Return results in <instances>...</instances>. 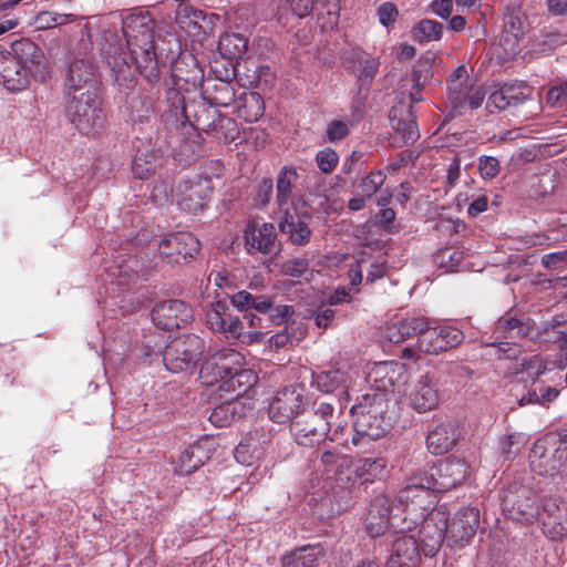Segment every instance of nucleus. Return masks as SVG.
Returning <instances> with one entry per match:
<instances>
[{
	"mask_svg": "<svg viewBox=\"0 0 567 567\" xmlns=\"http://www.w3.org/2000/svg\"><path fill=\"white\" fill-rule=\"evenodd\" d=\"M111 40L114 43H110L107 48H104L103 54L111 68L114 82L118 87L132 89L136 72L144 76L150 84H155L159 81L158 61L163 49L158 48L145 53L130 54V52H126L123 43H117L115 34H110V38L106 39V41Z\"/></svg>",
	"mask_w": 567,
	"mask_h": 567,
	"instance_id": "1",
	"label": "nucleus"
},
{
	"mask_svg": "<svg viewBox=\"0 0 567 567\" xmlns=\"http://www.w3.org/2000/svg\"><path fill=\"white\" fill-rule=\"evenodd\" d=\"M467 474L465 461L456 457H447L433 464L425 471L414 473L409 483L414 493L419 492H445L462 484Z\"/></svg>",
	"mask_w": 567,
	"mask_h": 567,
	"instance_id": "2",
	"label": "nucleus"
},
{
	"mask_svg": "<svg viewBox=\"0 0 567 567\" xmlns=\"http://www.w3.org/2000/svg\"><path fill=\"white\" fill-rule=\"evenodd\" d=\"M64 112L71 124L82 134H97L105 123L101 92L64 96Z\"/></svg>",
	"mask_w": 567,
	"mask_h": 567,
	"instance_id": "3",
	"label": "nucleus"
},
{
	"mask_svg": "<svg viewBox=\"0 0 567 567\" xmlns=\"http://www.w3.org/2000/svg\"><path fill=\"white\" fill-rule=\"evenodd\" d=\"M422 332H417L416 342L402 349L401 358L419 360L421 354H437L457 347L464 340L462 331L450 326H432L424 317Z\"/></svg>",
	"mask_w": 567,
	"mask_h": 567,
	"instance_id": "4",
	"label": "nucleus"
},
{
	"mask_svg": "<svg viewBox=\"0 0 567 567\" xmlns=\"http://www.w3.org/2000/svg\"><path fill=\"white\" fill-rule=\"evenodd\" d=\"M239 353L227 350L217 353L203 363L204 373L217 368L218 371L216 374L226 378V380L220 383L219 390L228 393L231 400L244 395L258 381V377L252 370L229 367L228 361L239 363Z\"/></svg>",
	"mask_w": 567,
	"mask_h": 567,
	"instance_id": "5",
	"label": "nucleus"
},
{
	"mask_svg": "<svg viewBox=\"0 0 567 567\" xmlns=\"http://www.w3.org/2000/svg\"><path fill=\"white\" fill-rule=\"evenodd\" d=\"M532 470L540 475H555L567 465V434L548 433L534 443L529 453Z\"/></svg>",
	"mask_w": 567,
	"mask_h": 567,
	"instance_id": "6",
	"label": "nucleus"
},
{
	"mask_svg": "<svg viewBox=\"0 0 567 567\" xmlns=\"http://www.w3.org/2000/svg\"><path fill=\"white\" fill-rule=\"evenodd\" d=\"M204 348V341L196 334L178 337L163 350V362L174 373L190 370L202 358Z\"/></svg>",
	"mask_w": 567,
	"mask_h": 567,
	"instance_id": "7",
	"label": "nucleus"
},
{
	"mask_svg": "<svg viewBox=\"0 0 567 567\" xmlns=\"http://www.w3.org/2000/svg\"><path fill=\"white\" fill-rule=\"evenodd\" d=\"M155 22L146 11L133 12L123 19L122 30L126 39L125 48L130 54L145 53L159 45L154 39Z\"/></svg>",
	"mask_w": 567,
	"mask_h": 567,
	"instance_id": "8",
	"label": "nucleus"
},
{
	"mask_svg": "<svg viewBox=\"0 0 567 567\" xmlns=\"http://www.w3.org/2000/svg\"><path fill=\"white\" fill-rule=\"evenodd\" d=\"M534 326L535 323L529 318L519 319L506 313L495 322V340L488 342L487 346L497 347L499 359L516 358L519 350L513 348L507 340L515 343L516 340L528 338L534 330Z\"/></svg>",
	"mask_w": 567,
	"mask_h": 567,
	"instance_id": "9",
	"label": "nucleus"
},
{
	"mask_svg": "<svg viewBox=\"0 0 567 567\" xmlns=\"http://www.w3.org/2000/svg\"><path fill=\"white\" fill-rule=\"evenodd\" d=\"M504 513L515 520H530L537 515L536 494L532 487L514 480L502 491Z\"/></svg>",
	"mask_w": 567,
	"mask_h": 567,
	"instance_id": "10",
	"label": "nucleus"
},
{
	"mask_svg": "<svg viewBox=\"0 0 567 567\" xmlns=\"http://www.w3.org/2000/svg\"><path fill=\"white\" fill-rule=\"evenodd\" d=\"M101 80L94 62L90 58L70 62L63 81V97L100 92Z\"/></svg>",
	"mask_w": 567,
	"mask_h": 567,
	"instance_id": "11",
	"label": "nucleus"
},
{
	"mask_svg": "<svg viewBox=\"0 0 567 567\" xmlns=\"http://www.w3.org/2000/svg\"><path fill=\"white\" fill-rule=\"evenodd\" d=\"M230 302L239 311L256 310L262 315L269 313L268 320L275 324L287 323L295 313L292 306L279 305L275 307L274 298L265 295H252L246 290L234 293L230 297Z\"/></svg>",
	"mask_w": 567,
	"mask_h": 567,
	"instance_id": "12",
	"label": "nucleus"
},
{
	"mask_svg": "<svg viewBox=\"0 0 567 567\" xmlns=\"http://www.w3.org/2000/svg\"><path fill=\"white\" fill-rule=\"evenodd\" d=\"M9 52L34 80L44 82L49 78L50 62L43 50L32 40L22 38L13 41Z\"/></svg>",
	"mask_w": 567,
	"mask_h": 567,
	"instance_id": "13",
	"label": "nucleus"
},
{
	"mask_svg": "<svg viewBox=\"0 0 567 567\" xmlns=\"http://www.w3.org/2000/svg\"><path fill=\"white\" fill-rule=\"evenodd\" d=\"M158 254L169 265L188 262L199 252V241L187 231H178L163 238L158 245Z\"/></svg>",
	"mask_w": 567,
	"mask_h": 567,
	"instance_id": "14",
	"label": "nucleus"
},
{
	"mask_svg": "<svg viewBox=\"0 0 567 567\" xmlns=\"http://www.w3.org/2000/svg\"><path fill=\"white\" fill-rule=\"evenodd\" d=\"M305 405L303 389L299 385L286 386L271 400L268 415L274 422L285 424L292 422L305 410Z\"/></svg>",
	"mask_w": 567,
	"mask_h": 567,
	"instance_id": "15",
	"label": "nucleus"
},
{
	"mask_svg": "<svg viewBox=\"0 0 567 567\" xmlns=\"http://www.w3.org/2000/svg\"><path fill=\"white\" fill-rule=\"evenodd\" d=\"M536 518L544 533L551 539L561 538L567 533V505L555 496L544 498L537 504Z\"/></svg>",
	"mask_w": 567,
	"mask_h": 567,
	"instance_id": "16",
	"label": "nucleus"
},
{
	"mask_svg": "<svg viewBox=\"0 0 567 567\" xmlns=\"http://www.w3.org/2000/svg\"><path fill=\"white\" fill-rule=\"evenodd\" d=\"M194 319L192 307L183 300L169 299L157 303L152 310L154 324L162 330L186 327Z\"/></svg>",
	"mask_w": 567,
	"mask_h": 567,
	"instance_id": "17",
	"label": "nucleus"
},
{
	"mask_svg": "<svg viewBox=\"0 0 567 567\" xmlns=\"http://www.w3.org/2000/svg\"><path fill=\"white\" fill-rule=\"evenodd\" d=\"M480 526V511L464 507L449 520L446 518V544L450 547H464L476 534Z\"/></svg>",
	"mask_w": 567,
	"mask_h": 567,
	"instance_id": "18",
	"label": "nucleus"
},
{
	"mask_svg": "<svg viewBox=\"0 0 567 567\" xmlns=\"http://www.w3.org/2000/svg\"><path fill=\"white\" fill-rule=\"evenodd\" d=\"M446 514L434 509L423 518L419 529V547L425 556L433 557L446 539Z\"/></svg>",
	"mask_w": 567,
	"mask_h": 567,
	"instance_id": "19",
	"label": "nucleus"
},
{
	"mask_svg": "<svg viewBox=\"0 0 567 567\" xmlns=\"http://www.w3.org/2000/svg\"><path fill=\"white\" fill-rule=\"evenodd\" d=\"M417 496L419 494H415L410 483H408V485L400 491L398 497H390L388 494L377 495L369 507L377 509V512L385 516H390V520L402 523L404 515L408 516L416 511L414 498Z\"/></svg>",
	"mask_w": 567,
	"mask_h": 567,
	"instance_id": "20",
	"label": "nucleus"
},
{
	"mask_svg": "<svg viewBox=\"0 0 567 567\" xmlns=\"http://www.w3.org/2000/svg\"><path fill=\"white\" fill-rule=\"evenodd\" d=\"M244 237L245 247L249 254L277 255L281 249L276 227L271 223L249 221Z\"/></svg>",
	"mask_w": 567,
	"mask_h": 567,
	"instance_id": "21",
	"label": "nucleus"
},
{
	"mask_svg": "<svg viewBox=\"0 0 567 567\" xmlns=\"http://www.w3.org/2000/svg\"><path fill=\"white\" fill-rule=\"evenodd\" d=\"M410 105H395L390 111V121L392 128L401 136L404 144H413L419 137L413 104L422 101L421 90H414L409 94Z\"/></svg>",
	"mask_w": 567,
	"mask_h": 567,
	"instance_id": "22",
	"label": "nucleus"
},
{
	"mask_svg": "<svg viewBox=\"0 0 567 567\" xmlns=\"http://www.w3.org/2000/svg\"><path fill=\"white\" fill-rule=\"evenodd\" d=\"M343 63L357 76L359 91H369V87L380 68V60L370 53L353 48L343 53Z\"/></svg>",
	"mask_w": 567,
	"mask_h": 567,
	"instance_id": "23",
	"label": "nucleus"
},
{
	"mask_svg": "<svg viewBox=\"0 0 567 567\" xmlns=\"http://www.w3.org/2000/svg\"><path fill=\"white\" fill-rule=\"evenodd\" d=\"M205 319L210 330L223 333L226 338L239 339L243 337V323L239 321V317L231 312L230 306L224 300L210 303Z\"/></svg>",
	"mask_w": 567,
	"mask_h": 567,
	"instance_id": "24",
	"label": "nucleus"
},
{
	"mask_svg": "<svg viewBox=\"0 0 567 567\" xmlns=\"http://www.w3.org/2000/svg\"><path fill=\"white\" fill-rule=\"evenodd\" d=\"M310 219L311 215L308 210H299L297 205L292 203V208H286L282 212L279 230L288 236L292 245L305 246L311 237Z\"/></svg>",
	"mask_w": 567,
	"mask_h": 567,
	"instance_id": "25",
	"label": "nucleus"
},
{
	"mask_svg": "<svg viewBox=\"0 0 567 567\" xmlns=\"http://www.w3.org/2000/svg\"><path fill=\"white\" fill-rule=\"evenodd\" d=\"M460 436L461 433L455 421L441 420L429 430L426 449L433 455L445 454L456 445Z\"/></svg>",
	"mask_w": 567,
	"mask_h": 567,
	"instance_id": "26",
	"label": "nucleus"
},
{
	"mask_svg": "<svg viewBox=\"0 0 567 567\" xmlns=\"http://www.w3.org/2000/svg\"><path fill=\"white\" fill-rule=\"evenodd\" d=\"M209 195L210 188L206 182L182 181L174 187L176 204L188 213L202 210Z\"/></svg>",
	"mask_w": 567,
	"mask_h": 567,
	"instance_id": "27",
	"label": "nucleus"
},
{
	"mask_svg": "<svg viewBox=\"0 0 567 567\" xmlns=\"http://www.w3.org/2000/svg\"><path fill=\"white\" fill-rule=\"evenodd\" d=\"M330 427V422H316L306 414L302 419L297 417L291 422L290 431L297 444L305 447H313L324 440Z\"/></svg>",
	"mask_w": 567,
	"mask_h": 567,
	"instance_id": "28",
	"label": "nucleus"
},
{
	"mask_svg": "<svg viewBox=\"0 0 567 567\" xmlns=\"http://www.w3.org/2000/svg\"><path fill=\"white\" fill-rule=\"evenodd\" d=\"M384 468L385 461L383 458H362L358 461L354 468L346 477V483H343L342 475L337 481L347 488H360L365 483H372L377 477H380Z\"/></svg>",
	"mask_w": 567,
	"mask_h": 567,
	"instance_id": "29",
	"label": "nucleus"
},
{
	"mask_svg": "<svg viewBox=\"0 0 567 567\" xmlns=\"http://www.w3.org/2000/svg\"><path fill=\"white\" fill-rule=\"evenodd\" d=\"M219 116L216 107L202 97L188 102V112L182 123H189L197 131L210 133L216 128Z\"/></svg>",
	"mask_w": 567,
	"mask_h": 567,
	"instance_id": "30",
	"label": "nucleus"
},
{
	"mask_svg": "<svg viewBox=\"0 0 567 567\" xmlns=\"http://www.w3.org/2000/svg\"><path fill=\"white\" fill-rule=\"evenodd\" d=\"M420 563V547L411 535L399 536L392 545V551L385 567H416Z\"/></svg>",
	"mask_w": 567,
	"mask_h": 567,
	"instance_id": "31",
	"label": "nucleus"
},
{
	"mask_svg": "<svg viewBox=\"0 0 567 567\" xmlns=\"http://www.w3.org/2000/svg\"><path fill=\"white\" fill-rule=\"evenodd\" d=\"M28 71L9 51H0V83L9 91H21L29 84Z\"/></svg>",
	"mask_w": 567,
	"mask_h": 567,
	"instance_id": "32",
	"label": "nucleus"
},
{
	"mask_svg": "<svg viewBox=\"0 0 567 567\" xmlns=\"http://www.w3.org/2000/svg\"><path fill=\"white\" fill-rule=\"evenodd\" d=\"M212 453V441L199 440L184 450L178 458L176 471L183 475L192 474L210 458Z\"/></svg>",
	"mask_w": 567,
	"mask_h": 567,
	"instance_id": "33",
	"label": "nucleus"
},
{
	"mask_svg": "<svg viewBox=\"0 0 567 567\" xmlns=\"http://www.w3.org/2000/svg\"><path fill=\"white\" fill-rule=\"evenodd\" d=\"M501 42L512 54L518 51V42L527 31V23L519 10L512 9L504 17Z\"/></svg>",
	"mask_w": 567,
	"mask_h": 567,
	"instance_id": "34",
	"label": "nucleus"
},
{
	"mask_svg": "<svg viewBox=\"0 0 567 567\" xmlns=\"http://www.w3.org/2000/svg\"><path fill=\"white\" fill-rule=\"evenodd\" d=\"M524 89L515 84L502 86L499 90L491 93L486 102V109L491 113L501 112L524 103L527 100V95L523 91Z\"/></svg>",
	"mask_w": 567,
	"mask_h": 567,
	"instance_id": "35",
	"label": "nucleus"
},
{
	"mask_svg": "<svg viewBox=\"0 0 567 567\" xmlns=\"http://www.w3.org/2000/svg\"><path fill=\"white\" fill-rule=\"evenodd\" d=\"M416 525V522H408V516L404 515L402 523L390 520V516H385L377 509L368 508L365 515V529L371 537H379L383 535L390 527L400 530H411Z\"/></svg>",
	"mask_w": 567,
	"mask_h": 567,
	"instance_id": "36",
	"label": "nucleus"
},
{
	"mask_svg": "<svg viewBox=\"0 0 567 567\" xmlns=\"http://www.w3.org/2000/svg\"><path fill=\"white\" fill-rule=\"evenodd\" d=\"M163 166V154L148 147L138 148L132 164V172L140 179L148 178Z\"/></svg>",
	"mask_w": 567,
	"mask_h": 567,
	"instance_id": "37",
	"label": "nucleus"
},
{
	"mask_svg": "<svg viewBox=\"0 0 567 567\" xmlns=\"http://www.w3.org/2000/svg\"><path fill=\"white\" fill-rule=\"evenodd\" d=\"M353 417V427L359 435L367 436L370 440H378L383 436L392 425L391 419H378L372 415L351 413Z\"/></svg>",
	"mask_w": 567,
	"mask_h": 567,
	"instance_id": "38",
	"label": "nucleus"
},
{
	"mask_svg": "<svg viewBox=\"0 0 567 567\" xmlns=\"http://www.w3.org/2000/svg\"><path fill=\"white\" fill-rule=\"evenodd\" d=\"M234 73L226 70V79L217 80L212 85H207L203 91V99L215 107H227L235 101V89L230 83Z\"/></svg>",
	"mask_w": 567,
	"mask_h": 567,
	"instance_id": "39",
	"label": "nucleus"
},
{
	"mask_svg": "<svg viewBox=\"0 0 567 567\" xmlns=\"http://www.w3.org/2000/svg\"><path fill=\"white\" fill-rule=\"evenodd\" d=\"M437 391L427 377H422L410 395V405L419 413H424L436 406Z\"/></svg>",
	"mask_w": 567,
	"mask_h": 567,
	"instance_id": "40",
	"label": "nucleus"
},
{
	"mask_svg": "<svg viewBox=\"0 0 567 567\" xmlns=\"http://www.w3.org/2000/svg\"><path fill=\"white\" fill-rule=\"evenodd\" d=\"M424 317H409L386 327L384 336L393 343H401L422 332Z\"/></svg>",
	"mask_w": 567,
	"mask_h": 567,
	"instance_id": "41",
	"label": "nucleus"
},
{
	"mask_svg": "<svg viewBox=\"0 0 567 567\" xmlns=\"http://www.w3.org/2000/svg\"><path fill=\"white\" fill-rule=\"evenodd\" d=\"M324 555L323 548L317 545H307L281 558L282 567H316L317 563Z\"/></svg>",
	"mask_w": 567,
	"mask_h": 567,
	"instance_id": "42",
	"label": "nucleus"
},
{
	"mask_svg": "<svg viewBox=\"0 0 567 567\" xmlns=\"http://www.w3.org/2000/svg\"><path fill=\"white\" fill-rule=\"evenodd\" d=\"M389 401L384 393L364 394L359 403L351 408V413H364L378 419H391L388 415Z\"/></svg>",
	"mask_w": 567,
	"mask_h": 567,
	"instance_id": "43",
	"label": "nucleus"
},
{
	"mask_svg": "<svg viewBox=\"0 0 567 567\" xmlns=\"http://www.w3.org/2000/svg\"><path fill=\"white\" fill-rule=\"evenodd\" d=\"M398 364L393 362H380L368 374V381L373 383L380 393L392 390L398 375Z\"/></svg>",
	"mask_w": 567,
	"mask_h": 567,
	"instance_id": "44",
	"label": "nucleus"
},
{
	"mask_svg": "<svg viewBox=\"0 0 567 567\" xmlns=\"http://www.w3.org/2000/svg\"><path fill=\"white\" fill-rule=\"evenodd\" d=\"M559 394V391L544 381L537 379L532 381L527 392L519 399L520 405L539 404L546 405L553 402Z\"/></svg>",
	"mask_w": 567,
	"mask_h": 567,
	"instance_id": "45",
	"label": "nucleus"
},
{
	"mask_svg": "<svg viewBox=\"0 0 567 567\" xmlns=\"http://www.w3.org/2000/svg\"><path fill=\"white\" fill-rule=\"evenodd\" d=\"M347 373L339 369L322 371L316 377L317 388L324 393L347 394Z\"/></svg>",
	"mask_w": 567,
	"mask_h": 567,
	"instance_id": "46",
	"label": "nucleus"
},
{
	"mask_svg": "<svg viewBox=\"0 0 567 567\" xmlns=\"http://www.w3.org/2000/svg\"><path fill=\"white\" fill-rule=\"evenodd\" d=\"M218 50L223 58L229 61L238 60L247 50V40L240 34L226 33L219 39Z\"/></svg>",
	"mask_w": 567,
	"mask_h": 567,
	"instance_id": "47",
	"label": "nucleus"
},
{
	"mask_svg": "<svg viewBox=\"0 0 567 567\" xmlns=\"http://www.w3.org/2000/svg\"><path fill=\"white\" fill-rule=\"evenodd\" d=\"M460 95V102H449L453 115L463 114L466 106H468L471 110L478 109L485 99L486 92L483 89V86L472 85L467 90H465V92H462Z\"/></svg>",
	"mask_w": 567,
	"mask_h": 567,
	"instance_id": "48",
	"label": "nucleus"
},
{
	"mask_svg": "<svg viewBox=\"0 0 567 567\" xmlns=\"http://www.w3.org/2000/svg\"><path fill=\"white\" fill-rule=\"evenodd\" d=\"M297 178L298 174L292 167L285 166L279 172L276 184V203L279 207H284L288 204L292 194V186Z\"/></svg>",
	"mask_w": 567,
	"mask_h": 567,
	"instance_id": "49",
	"label": "nucleus"
},
{
	"mask_svg": "<svg viewBox=\"0 0 567 567\" xmlns=\"http://www.w3.org/2000/svg\"><path fill=\"white\" fill-rule=\"evenodd\" d=\"M205 20L206 14L204 11L188 4H181L176 11L177 23L187 31L203 29V22Z\"/></svg>",
	"mask_w": 567,
	"mask_h": 567,
	"instance_id": "50",
	"label": "nucleus"
},
{
	"mask_svg": "<svg viewBox=\"0 0 567 567\" xmlns=\"http://www.w3.org/2000/svg\"><path fill=\"white\" fill-rule=\"evenodd\" d=\"M472 84L467 70L464 65L457 66L447 79V102H460V94L465 92Z\"/></svg>",
	"mask_w": 567,
	"mask_h": 567,
	"instance_id": "51",
	"label": "nucleus"
},
{
	"mask_svg": "<svg viewBox=\"0 0 567 567\" xmlns=\"http://www.w3.org/2000/svg\"><path fill=\"white\" fill-rule=\"evenodd\" d=\"M463 258V251L458 250L457 248L446 247L440 249L434 255V264L439 268L444 269L446 272H453L457 270V267L462 262Z\"/></svg>",
	"mask_w": 567,
	"mask_h": 567,
	"instance_id": "52",
	"label": "nucleus"
},
{
	"mask_svg": "<svg viewBox=\"0 0 567 567\" xmlns=\"http://www.w3.org/2000/svg\"><path fill=\"white\" fill-rule=\"evenodd\" d=\"M413 33L419 42L437 41L442 38L443 25L435 20L423 19L414 27Z\"/></svg>",
	"mask_w": 567,
	"mask_h": 567,
	"instance_id": "53",
	"label": "nucleus"
},
{
	"mask_svg": "<svg viewBox=\"0 0 567 567\" xmlns=\"http://www.w3.org/2000/svg\"><path fill=\"white\" fill-rule=\"evenodd\" d=\"M165 101L167 111L176 121L183 122L188 112V103L185 102L183 94L174 87H168L165 92Z\"/></svg>",
	"mask_w": 567,
	"mask_h": 567,
	"instance_id": "54",
	"label": "nucleus"
},
{
	"mask_svg": "<svg viewBox=\"0 0 567 567\" xmlns=\"http://www.w3.org/2000/svg\"><path fill=\"white\" fill-rule=\"evenodd\" d=\"M130 112L133 120L143 122L153 114V103L150 96L138 95L132 97L130 102Z\"/></svg>",
	"mask_w": 567,
	"mask_h": 567,
	"instance_id": "55",
	"label": "nucleus"
},
{
	"mask_svg": "<svg viewBox=\"0 0 567 567\" xmlns=\"http://www.w3.org/2000/svg\"><path fill=\"white\" fill-rule=\"evenodd\" d=\"M236 417V406L233 402H226L214 408L209 415V421L218 426L224 427L230 424Z\"/></svg>",
	"mask_w": 567,
	"mask_h": 567,
	"instance_id": "56",
	"label": "nucleus"
},
{
	"mask_svg": "<svg viewBox=\"0 0 567 567\" xmlns=\"http://www.w3.org/2000/svg\"><path fill=\"white\" fill-rule=\"evenodd\" d=\"M76 17L72 13L40 12L37 17V23L40 28H55L75 21Z\"/></svg>",
	"mask_w": 567,
	"mask_h": 567,
	"instance_id": "57",
	"label": "nucleus"
},
{
	"mask_svg": "<svg viewBox=\"0 0 567 567\" xmlns=\"http://www.w3.org/2000/svg\"><path fill=\"white\" fill-rule=\"evenodd\" d=\"M264 110L265 106L261 96L258 93H250L245 99V104L240 112L243 114H246L247 121L255 122L259 117H261V115L264 114Z\"/></svg>",
	"mask_w": 567,
	"mask_h": 567,
	"instance_id": "58",
	"label": "nucleus"
},
{
	"mask_svg": "<svg viewBox=\"0 0 567 567\" xmlns=\"http://www.w3.org/2000/svg\"><path fill=\"white\" fill-rule=\"evenodd\" d=\"M546 103L553 109H567V81L548 89L546 93Z\"/></svg>",
	"mask_w": 567,
	"mask_h": 567,
	"instance_id": "59",
	"label": "nucleus"
},
{
	"mask_svg": "<svg viewBox=\"0 0 567 567\" xmlns=\"http://www.w3.org/2000/svg\"><path fill=\"white\" fill-rule=\"evenodd\" d=\"M239 321L243 323V336L247 334L250 339H258L262 332V318L245 311Z\"/></svg>",
	"mask_w": 567,
	"mask_h": 567,
	"instance_id": "60",
	"label": "nucleus"
},
{
	"mask_svg": "<svg viewBox=\"0 0 567 567\" xmlns=\"http://www.w3.org/2000/svg\"><path fill=\"white\" fill-rule=\"evenodd\" d=\"M316 163L322 173L330 174L339 163L338 153L330 147H326L317 153Z\"/></svg>",
	"mask_w": 567,
	"mask_h": 567,
	"instance_id": "61",
	"label": "nucleus"
},
{
	"mask_svg": "<svg viewBox=\"0 0 567 567\" xmlns=\"http://www.w3.org/2000/svg\"><path fill=\"white\" fill-rule=\"evenodd\" d=\"M384 179L385 176L381 171L371 172L362 179L359 186L361 194L364 195V197L371 198L382 186Z\"/></svg>",
	"mask_w": 567,
	"mask_h": 567,
	"instance_id": "62",
	"label": "nucleus"
},
{
	"mask_svg": "<svg viewBox=\"0 0 567 567\" xmlns=\"http://www.w3.org/2000/svg\"><path fill=\"white\" fill-rule=\"evenodd\" d=\"M284 275L292 278H301L305 274L309 272V259L307 258H292L285 261L281 266Z\"/></svg>",
	"mask_w": 567,
	"mask_h": 567,
	"instance_id": "63",
	"label": "nucleus"
},
{
	"mask_svg": "<svg viewBox=\"0 0 567 567\" xmlns=\"http://www.w3.org/2000/svg\"><path fill=\"white\" fill-rule=\"evenodd\" d=\"M546 370V365L539 355H533L528 359H523L520 362V372L527 374L532 381L537 380L540 374Z\"/></svg>",
	"mask_w": 567,
	"mask_h": 567,
	"instance_id": "64",
	"label": "nucleus"
}]
</instances>
